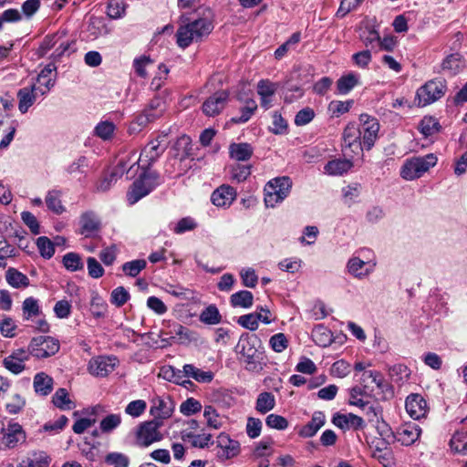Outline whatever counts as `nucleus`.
Returning a JSON list of instances; mask_svg holds the SVG:
<instances>
[{"instance_id": "1", "label": "nucleus", "mask_w": 467, "mask_h": 467, "mask_svg": "<svg viewBox=\"0 0 467 467\" xmlns=\"http://www.w3.org/2000/svg\"><path fill=\"white\" fill-rule=\"evenodd\" d=\"M213 29V22L208 17L191 20L182 16L176 32V42L181 48H186L194 42H200L210 35Z\"/></svg>"}, {"instance_id": "2", "label": "nucleus", "mask_w": 467, "mask_h": 467, "mask_svg": "<svg viewBox=\"0 0 467 467\" xmlns=\"http://www.w3.org/2000/svg\"><path fill=\"white\" fill-rule=\"evenodd\" d=\"M235 352L239 355L238 359L244 364L246 370L259 371L263 368L262 342L255 334H242L235 346Z\"/></svg>"}, {"instance_id": "3", "label": "nucleus", "mask_w": 467, "mask_h": 467, "mask_svg": "<svg viewBox=\"0 0 467 467\" xmlns=\"http://www.w3.org/2000/svg\"><path fill=\"white\" fill-rule=\"evenodd\" d=\"M437 161L438 158L432 153L407 159L401 166L400 176L406 181L419 179L434 167Z\"/></svg>"}, {"instance_id": "4", "label": "nucleus", "mask_w": 467, "mask_h": 467, "mask_svg": "<svg viewBox=\"0 0 467 467\" xmlns=\"http://www.w3.org/2000/svg\"><path fill=\"white\" fill-rule=\"evenodd\" d=\"M165 109V102L160 98H154L150 100L147 108L130 122L128 130L129 133H140L149 123L161 118Z\"/></svg>"}, {"instance_id": "5", "label": "nucleus", "mask_w": 467, "mask_h": 467, "mask_svg": "<svg viewBox=\"0 0 467 467\" xmlns=\"http://www.w3.org/2000/svg\"><path fill=\"white\" fill-rule=\"evenodd\" d=\"M161 184L160 175L155 171H144L133 183L127 193L130 204H135Z\"/></svg>"}, {"instance_id": "6", "label": "nucleus", "mask_w": 467, "mask_h": 467, "mask_svg": "<svg viewBox=\"0 0 467 467\" xmlns=\"http://www.w3.org/2000/svg\"><path fill=\"white\" fill-rule=\"evenodd\" d=\"M292 181L289 177H277L269 181L265 187V203L274 208L282 202L290 193Z\"/></svg>"}, {"instance_id": "7", "label": "nucleus", "mask_w": 467, "mask_h": 467, "mask_svg": "<svg viewBox=\"0 0 467 467\" xmlns=\"http://www.w3.org/2000/svg\"><path fill=\"white\" fill-rule=\"evenodd\" d=\"M446 83L444 79L435 78L425 83L416 93L415 102L424 107L440 99L445 93Z\"/></svg>"}, {"instance_id": "8", "label": "nucleus", "mask_w": 467, "mask_h": 467, "mask_svg": "<svg viewBox=\"0 0 467 467\" xmlns=\"http://www.w3.org/2000/svg\"><path fill=\"white\" fill-rule=\"evenodd\" d=\"M59 348L58 339L49 336L35 337L28 345L29 353L36 358H47L54 356L59 351Z\"/></svg>"}, {"instance_id": "9", "label": "nucleus", "mask_w": 467, "mask_h": 467, "mask_svg": "<svg viewBox=\"0 0 467 467\" xmlns=\"http://www.w3.org/2000/svg\"><path fill=\"white\" fill-rule=\"evenodd\" d=\"M162 426L163 423L158 422L157 420L140 423L136 431L137 444L140 447H149L152 443L161 441L163 435L161 433L160 428Z\"/></svg>"}, {"instance_id": "10", "label": "nucleus", "mask_w": 467, "mask_h": 467, "mask_svg": "<svg viewBox=\"0 0 467 467\" xmlns=\"http://www.w3.org/2000/svg\"><path fill=\"white\" fill-rule=\"evenodd\" d=\"M381 436L386 438L393 437L397 441L402 445L410 446L413 444L420 436L421 429L414 422H406L402 424L396 433H393L389 429L379 431Z\"/></svg>"}, {"instance_id": "11", "label": "nucleus", "mask_w": 467, "mask_h": 467, "mask_svg": "<svg viewBox=\"0 0 467 467\" xmlns=\"http://www.w3.org/2000/svg\"><path fill=\"white\" fill-rule=\"evenodd\" d=\"M344 154L350 156V152L360 154L363 151L361 130L354 123H349L343 132Z\"/></svg>"}, {"instance_id": "12", "label": "nucleus", "mask_w": 467, "mask_h": 467, "mask_svg": "<svg viewBox=\"0 0 467 467\" xmlns=\"http://www.w3.org/2000/svg\"><path fill=\"white\" fill-rule=\"evenodd\" d=\"M359 120L362 123L360 130L363 148L368 150L372 148L378 138L379 123L377 119L368 114H361Z\"/></svg>"}, {"instance_id": "13", "label": "nucleus", "mask_w": 467, "mask_h": 467, "mask_svg": "<svg viewBox=\"0 0 467 467\" xmlns=\"http://www.w3.org/2000/svg\"><path fill=\"white\" fill-rule=\"evenodd\" d=\"M175 409L174 401L171 397L157 396L151 400V406L150 414L152 420H157L158 422H162L171 417Z\"/></svg>"}, {"instance_id": "14", "label": "nucleus", "mask_w": 467, "mask_h": 467, "mask_svg": "<svg viewBox=\"0 0 467 467\" xmlns=\"http://www.w3.org/2000/svg\"><path fill=\"white\" fill-rule=\"evenodd\" d=\"M216 446L219 449L217 457L222 461L233 459L239 455L241 446L238 441L232 439L227 433L221 432L216 439Z\"/></svg>"}, {"instance_id": "15", "label": "nucleus", "mask_w": 467, "mask_h": 467, "mask_svg": "<svg viewBox=\"0 0 467 467\" xmlns=\"http://www.w3.org/2000/svg\"><path fill=\"white\" fill-rule=\"evenodd\" d=\"M164 137L150 140L142 150L138 160L139 165L145 169L150 167L165 151L166 145L162 144Z\"/></svg>"}, {"instance_id": "16", "label": "nucleus", "mask_w": 467, "mask_h": 467, "mask_svg": "<svg viewBox=\"0 0 467 467\" xmlns=\"http://www.w3.org/2000/svg\"><path fill=\"white\" fill-rule=\"evenodd\" d=\"M229 99V93L226 90H219L202 103V112L208 117L219 115L225 108Z\"/></svg>"}, {"instance_id": "17", "label": "nucleus", "mask_w": 467, "mask_h": 467, "mask_svg": "<svg viewBox=\"0 0 467 467\" xmlns=\"http://www.w3.org/2000/svg\"><path fill=\"white\" fill-rule=\"evenodd\" d=\"M116 361L115 357L99 356L89 360L88 369L93 376L106 377L114 370Z\"/></svg>"}, {"instance_id": "18", "label": "nucleus", "mask_w": 467, "mask_h": 467, "mask_svg": "<svg viewBox=\"0 0 467 467\" xmlns=\"http://www.w3.org/2000/svg\"><path fill=\"white\" fill-rule=\"evenodd\" d=\"M81 234L87 237H95L100 232L102 223L99 216L93 211H86L79 216Z\"/></svg>"}, {"instance_id": "19", "label": "nucleus", "mask_w": 467, "mask_h": 467, "mask_svg": "<svg viewBox=\"0 0 467 467\" xmlns=\"http://www.w3.org/2000/svg\"><path fill=\"white\" fill-rule=\"evenodd\" d=\"M405 408L408 414L414 420H420L428 412L427 401L420 394H410L407 397Z\"/></svg>"}, {"instance_id": "20", "label": "nucleus", "mask_w": 467, "mask_h": 467, "mask_svg": "<svg viewBox=\"0 0 467 467\" xmlns=\"http://www.w3.org/2000/svg\"><path fill=\"white\" fill-rule=\"evenodd\" d=\"M236 190L227 184H223L214 190L211 195L213 204L217 207H229L235 200Z\"/></svg>"}, {"instance_id": "21", "label": "nucleus", "mask_w": 467, "mask_h": 467, "mask_svg": "<svg viewBox=\"0 0 467 467\" xmlns=\"http://www.w3.org/2000/svg\"><path fill=\"white\" fill-rule=\"evenodd\" d=\"M37 94H39V92L36 83L22 88L17 91L18 109L21 113L25 114L28 111L29 108L33 106L36 100Z\"/></svg>"}, {"instance_id": "22", "label": "nucleus", "mask_w": 467, "mask_h": 467, "mask_svg": "<svg viewBox=\"0 0 467 467\" xmlns=\"http://www.w3.org/2000/svg\"><path fill=\"white\" fill-rule=\"evenodd\" d=\"M57 70L54 64L47 65L37 75L36 84L38 83V92L41 96L46 95L55 85V78L51 74Z\"/></svg>"}, {"instance_id": "23", "label": "nucleus", "mask_w": 467, "mask_h": 467, "mask_svg": "<svg viewBox=\"0 0 467 467\" xmlns=\"http://www.w3.org/2000/svg\"><path fill=\"white\" fill-rule=\"evenodd\" d=\"M326 422V416L322 411H315L312 415L311 420L304 425L298 431L300 437L311 438L315 436L317 431L324 426Z\"/></svg>"}, {"instance_id": "24", "label": "nucleus", "mask_w": 467, "mask_h": 467, "mask_svg": "<svg viewBox=\"0 0 467 467\" xmlns=\"http://www.w3.org/2000/svg\"><path fill=\"white\" fill-rule=\"evenodd\" d=\"M278 88V84L268 79H262L257 84V93L261 98V106L269 109L272 104V97Z\"/></svg>"}, {"instance_id": "25", "label": "nucleus", "mask_w": 467, "mask_h": 467, "mask_svg": "<svg viewBox=\"0 0 467 467\" xmlns=\"http://www.w3.org/2000/svg\"><path fill=\"white\" fill-rule=\"evenodd\" d=\"M33 388L36 395L47 397L54 388V379L45 372H38L34 376Z\"/></svg>"}, {"instance_id": "26", "label": "nucleus", "mask_w": 467, "mask_h": 467, "mask_svg": "<svg viewBox=\"0 0 467 467\" xmlns=\"http://www.w3.org/2000/svg\"><path fill=\"white\" fill-rule=\"evenodd\" d=\"M254 153V148L246 142H234L229 146V155L231 159L238 161H248Z\"/></svg>"}, {"instance_id": "27", "label": "nucleus", "mask_w": 467, "mask_h": 467, "mask_svg": "<svg viewBox=\"0 0 467 467\" xmlns=\"http://www.w3.org/2000/svg\"><path fill=\"white\" fill-rule=\"evenodd\" d=\"M25 440L26 435L19 423H10L7 432L3 436L4 443L8 448H14L19 441H24Z\"/></svg>"}, {"instance_id": "28", "label": "nucleus", "mask_w": 467, "mask_h": 467, "mask_svg": "<svg viewBox=\"0 0 467 467\" xmlns=\"http://www.w3.org/2000/svg\"><path fill=\"white\" fill-rule=\"evenodd\" d=\"M353 166L348 159H337L328 161L324 167V172L330 176H341L348 172Z\"/></svg>"}, {"instance_id": "29", "label": "nucleus", "mask_w": 467, "mask_h": 467, "mask_svg": "<svg viewBox=\"0 0 467 467\" xmlns=\"http://www.w3.org/2000/svg\"><path fill=\"white\" fill-rule=\"evenodd\" d=\"M372 383L380 389H384L385 380L381 372L378 370L364 371L360 378V385H362L368 391H373V389L370 388Z\"/></svg>"}, {"instance_id": "30", "label": "nucleus", "mask_w": 467, "mask_h": 467, "mask_svg": "<svg viewBox=\"0 0 467 467\" xmlns=\"http://www.w3.org/2000/svg\"><path fill=\"white\" fill-rule=\"evenodd\" d=\"M61 191L51 190L47 192L45 198L48 210L56 214H61L66 211V208L61 202Z\"/></svg>"}, {"instance_id": "31", "label": "nucleus", "mask_w": 467, "mask_h": 467, "mask_svg": "<svg viewBox=\"0 0 467 467\" xmlns=\"http://www.w3.org/2000/svg\"><path fill=\"white\" fill-rule=\"evenodd\" d=\"M183 373L186 377L192 378L202 383H209L213 379V373L212 371H203L192 364L184 365Z\"/></svg>"}, {"instance_id": "32", "label": "nucleus", "mask_w": 467, "mask_h": 467, "mask_svg": "<svg viewBox=\"0 0 467 467\" xmlns=\"http://www.w3.org/2000/svg\"><path fill=\"white\" fill-rule=\"evenodd\" d=\"M5 279L8 285L14 288H25L29 285L28 277L13 267L7 269Z\"/></svg>"}, {"instance_id": "33", "label": "nucleus", "mask_w": 467, "mask_h": 467, "mask_svg": "<svg viewBox=\"0 0 467 467\" xmlns=\"http://www.w3.org/2000/svg\"><path fill=\"white\" fill-rule=\"evenodd\" d=\"M230 304L233 307L249 308L254 304V296L248 290H241L230 296Z\"/></svg>"}, {"instance_id": "34", "label": "nucleus", "mask_w": 467, "mask_h": 467, "mask_svg": "<svg viewBox=\"0 0 467 467\" xmlns=\"http://www.w3.org/2000/svg\"><path fill=\"white\" fill-rule=\"evenodd\" d=\"M50 462V457L45 451H38L23 460L18 467H48Z\"/></svg>"}, {"instance_id": "35", "label": "nucleus", "mask_w": 467, "mask_h": 467, "mask_svg": "<svg viewBox=\"0 0 467 467\" xmlns=\"http://www.w3.org/2000/svg\"><path fill=\"white\" fill-rule=\"evenodd\" d=\"M358 75L355 73H348L339 78L337 81L338 94L349 93L358 84Z\"/></svg>"}, {"instance_id": "36", "label": "nucleus", "mask_w": 467, "mask_h": 467, "mask_svg": "<svg viewBox=\"0 0 467 467\" xmlns=\"http://www.w3.org/2000/svg\"><path fill=\"white\" fill-rule=\"evenodd\" d=\"M275 406V399L273 393L264 391L260 393L256 399L255 410L261 413L265 414L272 410Z\"/></svg>"}, {"instance_id": "37", "label": "nucleus", "mask_w": 467, "mask_h": 467, "mask_svg": "<svg viewBox=\"0 0 467 467\" xmlns=\"http://www.w3.org/2000/svg\"><path fill=\"white\" fill-rule=\"evenodd\" d=\"M313 340L320 347H327L333 343L332 332L322 325L317 326L312 331Z\"/></svg>"}, {"instance_id": "38", "label": "nucleus", "mask_w": 467, "mask_h": 467, "mask_svg": "<svg viewBox=\"0 0 467 467\" xmlns=\"http://www.w3.org/2000/svg\"><path fill=\"white\" fill-rule=\"evenodd\" d=\"M199 319L205 325H217L222 322V315L218 307L212 304L201 312Z\"/></svg>"}, {"instance_id": "39", "label": "nucleus", "mask_w": 467, "mask_h": 467, "mask_svg": "<svg viewBox=\"0 0 467 467\" xmlns=\"http://www.w3.org/2000/svg\"><path fill=\"white\" fill-rule=\"evenodd\" d=\"M441 67L442 70L448 74L456 75L463 69L464 63L459 54H451L443 60Z\"/></svg>"}, {"instance_id": "40", "label": "nucleus", "mask_w": 467, "mask_h": 467, "mask_svg": "<svg viewBox=\"0 0 467 467\" xmlns=\"http://www.w3.org/2000/svg\"><path fill=\"white\" fill-rule=\"evenodd\" d=\"M128 7L124 0H109L107 5V15L111 19H119L126 14Z\"/></svg>"}, {"instance_id": "41", "label": "nucleus", "mask_w": 467, "mask_h": 467, "mask_svg": "<svg viewBox=\"0 0 467 467\" xmlns=\"http://www.w3.org/2000/svg\"><path fill=\"white\" fill-rule=\"evenodd\" d=\"M52 403L55 407L63 410H70L73 407V401L69 399L68 392L64 388L57 389L52 397Z\"/></svg>"}, {"instance_id": "42", "label": "nucleus", "mask_w": 467, "mask_h": 467, "mask_svg": "<svg viewBox=\"0 0 467 467\" xmlns=\"http://www.w3.org/2000/svg\"><path fill=\"white\" fill-rule=\"evenodd\" d=\"M439 121L431 116H425L419 124V130L425 137L432 136L440 130Z\"/></svg>"}, {"instance_id": "43", "label": "nucleus", "mask_w": 467, "mask_h": 467, "mask_svg": "<svg viewBox=\"0 0 467 467\" xmlns=\"http://www.w3.org/2000/svg\"><path fill=\"white\" fill-rule=\"evenodd\" d=\"M191 440L192 446L194 448H205L210 444H213V436L211 434H193L192 432H188L182 434V440Z\"/></svg>"}, {"instance_id": "44", "label": "nucleus", "mask_w": 467, "mask_h": 467, "mask_svg": "<svg viewBox=\"0 0 467 467\" xmlns=\"http://www.w3.org/2000/svg\"><path fill=\"white\" fill-rule=\"evenodd\" d=\"M450 447L455 452L467 454V432L456 431L450 440Z\"/></svg>"}, {"instance_id": "45", "label": "nucleus", "mask_w": 467, "mask_h": 467, "mask_svg": "<svg viewBox=\"0 0 467 467\" xmlns=\"http://www.w3.org/2000/svg\"><path fill=\"white\" fill-rule=\"evenodd\" d=\"M256 109V102L254 99H248L245 106L241 109V116L233 117L230 121L234 124L245 123L251 119Z\"/></svg>"}, {"instance_id": "46", "label": "nucleus", "mask_w": 467, "mask_h": 467, "mask_svg": "<svg viewBox=\"0 0 467 467\" xmlns=\"http://www.w3.org/2000/svg\"><path fill=\"white\" fill-rule=\"evenodd\" d=\"M124 170H125L124 163L120 162L119 164H118L116 166V168L114 169V171L109 175V177H105L104 179H102L101 181H99L97 183V191H99V192L108 191L110 188L112 182L116 181L117 177L123 175Z\"/></svg>"}, {"instance_id": "47", "label": "nucleus", "mask_w": 467, "mask_h": 467, "mask_svg": "<svg viewBox=\"0 0 467 467\" xmlns=\"http://www.w3.org/2000/svg\"><path fill=\"white\" fill-rule=\"evenodd\" d=\"M22 310L24 318L28 320L33 317H36L40 314V306L38 300L30 296L24 300L22 305Z\"/></svg>"}, {"instance_id": "48", "label": "nucleus", "mask_w": 467, "mask_h": 467, "mask_svg": "<svg viewBox=\"0 0 467 467\" xmlns=\"http://www.w3.org/2000/svg\"><path fill=\"white\" fill-rule=\"evenodd\" d=\"M374 265H348V273L358 279L367 278L373 271Z\"/></svg>"}, {"instance_id": "49", "label": "nucleus", "mask_w": 467, "mask_h": 467, "mask_svg": "<svg viewBox=\"0 0 467 467\" xmlns=\"http://www.w3.org/2000/svg\"><path fill=\"white\" fill-rule=\"evenodd\" d=\"M88 30L90 32V35L94 36V38H97L99 36L107 35L109 32L104 20L99 17L90 18Z\"/></svg>"}, {"instance_id": "50", "label": "nucleus", "mask_w": 467, "mask_h": 467, "mask_svg": "<svg viewBox=\"0 0 467 467\" xmlns=\"http://www.w3.org/2000/svg\"><path fill=\"white\" fill-rule=\"evenodd\" d=\"M203 417L206 420L207 426L212 429L218 430L223 425L219 414L213 406L204 407Z\"/></svg>"}, {"instance_id": "51", "label": "nucleus", "mask_w": 467, "mask_h": 467, "mask_svg": "<svg viewBox=\"0 0 467 467\" xmlns=\"http://www.w3.org/2000/svg\"><path fill=\"white\" fill-rule=\"evenodd\" d=\"M36 245L44 259H50L55 253L54 244L46 236L38 237Z\"/></svg>"}, {"instance_id": "52", "label": "nucleus", "mask_w": 467, "mask_h": 467, "mask_svg": "<svg viewBox=\"0 0 467 467\" xmlns=\"http://www.w3.org/2000/svg\"><path fill=\"white\" fill-rule=\"evenodd\" d=\"M105 462L113 467H129L130 459L121 452H110L106 455Z\"/></svg>"}, {"instance_id": "53", "label": "nucleus", "mask_w": 467, "mask_h": 467, "mask_svg": "<svg viewBox=\"0 0 467 467\" xmlns=\"http://www.w3.org/2000/svg\"><path fill=\"white\" fill-rule=\"evenodd\" d=\"M147 409V403L143 400H136L130 401L125 408V413L133 417L138 418L141 416Z\"/></svg>"}, {"instance_id": "54", "label": "nucleus", "mask_w": 467, "mask_h": 467, "mask_svg": "<svg viewBox=\"0 0 467 467\" xmlns=\"http://www.w3.org/2000/svg\"><path fill=\"white\" fill-rule=\"evenodd\" d=\"M121 417L119 414H109L100 421L99 427L102 432L108 433L119 426Z\"/></svg>"}, {"instance_id": "55", "label": "nucleus", "mask_w": 467, "mask_h": 467, "mask_svg": "<svg viewBox=\"0 0 467 467\" xmlns=\"http://www.w3.org/2000/svg\"><path fill=\"white\" fill-rule=\"evenodd\" d=\"M202 410V404L194 398H188L180 406V411L184 416L193 415Z\"/></svg>"}, {"instance_id": "56", "label": "nucleus", "mask_w": 467, "mask_h": 467, "mask_svg": "<svg viewBox=\"0 0 467 467\" xmlns=\"http://www.w3.org/2000/svg\"><path fill=\"white\" fill-rule=\"evenodd\" d=\"M360 38L368 49L377 47L379 43V35L374 29H365L361 33Z\"/></svg>"}, {"instance_id": "57", "label": "nucleus", "mask_w": 467, "mask_h": 467, "mask_svg": "<svg viewBox=\"0 0 467 467\" xmlns=\"http://www.w3.org/2000/svg\"><path fill=\"white\" fill-rule=\"evenodd\" d=\"M129 292L123 287L115 288L110 295V302L118 307L122 306L130 299Z\"/></svg>"}, {"instance_id": "58", "label": "nucleus", "mask_w": 467, "mask_h": 467, "mask_svg": "<svg viewBox=\"0 0 467 467\" xmlns=\"http://www.w3.org/2000/svg\"><path fill=\"white\" fill-rule=\"evenodd\" d=\"M369 391L365 389L362 385L355 386L350 389V405H355L360 408H364L367 405V402L361 399H358V396L367 395Z\"/></svg>"}, {"instance_id": "59", "label": "nucleus", "mask_w": 467, "mask_h": 467, "mask_svg": "<svg viewBox=\"0 0 467 467\" xmlns=\"http://www.w3.org/2000/svg\"><path fill=\"white\" fill-rule=\"evenodd\" d=\"M90 305V311L94 317L100 318L105 316L107 310V304L99 296H94L91 299Z\"/></svg>"}, {"instance_id": "60", "label": "nucleus", "mask_w": 467, "mask_h": 467, "mask_svg": "<svg viewBox=\"0 0 467 467\" xmlns=\"http://www.w3.org/2000/svg\"><path fill=\"white\" fill-rule=\"evenodd\" d=\"M389 374L395 381H401L409 378L410 369L403 364H395L389 367Z\"/></svg>"}, {"instance_id": "61", "label": "nucleus", "mask_w": 467, "mask_h": 467, "mask_svg": "<svg viewBox=\"0 0 467 467\" xmlns=\"http://www.w3.org/2000/svg\"><path fill=\"white\" fill-rule=\"evenodd\" d=\"M265 424L271 429L279 431L285 430L288 427L287 420L277 414H269L265 419Z\"/></svg>"}, {"instance_id": "62", "label": "nucleus", "mask_w": 467, "mask_h": 467, "mask_svg": "<svg viewBox=\"0 0 467 467\" xmlns=\"http://www.w3.org/2000/svg\"><path fill=\"white\" fill-rule=\"evenodd\" d=\"M257 311L238 317L237 323L244 328L254 331L258 327Z\"/></svg>"}, {"instance_id": "63", "label": "nucleus", "mask_w": 467, "mask_h": 467, "mask_svg": "<svg viewBox=\"0 0 467 467\" xmlns=\"http://www.w3.org/2000/svg\"><path fill=\"white\" fill-rule=\"evenodd\" d=\"M262 421L260 419L249 417L246 423V434L251 439L260 436L262 431Z\"/></svg>"}, {"instance_id": "64", "label": "nucleus", "mask_w": 467, "mask_h": 467, "mask_svg": "<svg viewBox=\"0 0 467 467\" xmlns=\"http://www.w3.org/2000/svg\"><path fill=\"white\" fill-rule=\"evenodd\" d=\"M250 174H251V166L237 164L235 166H233V168H232L231 178L234 181L242 182L245 181L249 177Z\"/></svg>"}]
</instances>
